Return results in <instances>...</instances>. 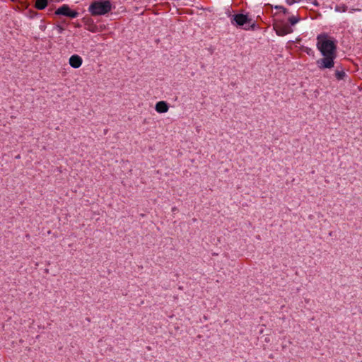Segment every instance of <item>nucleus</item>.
<instances>
[{
    "mask_svg": "<svg viewBox=\"0 0 362 362\" xmlns=\"http://www.w3.org/2000/svg\"><path fill=\"white\" fill-rule=\"evenodd\" d=\"M317 48L323 57L317 60V67L321 70L333 68L337 57V45L334 41L327 34H320L317 37Z\"/></svg>",
    "mask_w": 362,
    "mask_h": 362,
    "instance_id": "f257e3e1",
    "label": "nucleus"
},
{
    "mask_svg": "<svg viewBox=\"0 0 362 362\" xmlns=\"http://www.w3.org/2000/svg\"><path fill=\"white\" fill-rule=\"evenodd\" d=\"M112 5L109 1H93L89 6V12L92 16H101L111 11Z\"/></svg>",
    "mask_w": 362,
    "mask_h": 362,
    "instance_id": "f03ea898",
    "label": "nucleus"
},
{
    "mask_svg": "<svg viewBox=\"0 0 362 362\" xmlns=\"http://www.w3.org/2000/svg\"><path fill=\"white\" fill-rule=\"evenodd\" d=\"M54 13L58 16L62 15L72 18L77 17L78 15L77 11L71 10L70 7L66 4H64L63 6L58 8L55 11Z\"/></svg>",
    "mask_w": 362,
    "mask_h": 362,
    "instance_id": "7ed1b4c3",
    "label": "nucleus"
},
{
    "mask_svg": "<svg viewBox=\"0 0 362 362\" xmlns=\"http://www.w3.org/2000/svg\"><path fill=\"white\" fill-rule=\"evenodd\" d=\"M274 28L276 34L280 36H284L293 32V29L289 25L284 24L281 22L275 23Z\"/></svg>",
    "mask_w": 362,
    "mask_h": 362,
    "instance_id": "20e7f679",
    "label": "nucleus"
},
{
    "mask_svg": "<svg viewBox=\"0 0 362 362\" xmlns=\"http://www.w3.org/2000/svg\"><path fill=\"white\" fill-rule=\"evenodd\" d=\"M69 64L73 68H79L82 64L81 57L76 54L72 55L69 58Z\"/></svg>",
    "mask_w": 362,
    "mask_h": 362,
    "instance_id": "39448f33",
    "label": "nucleus"
},
{
    "mask_svg": "<svg viewBox=\"0 0 362 362\" xmlns=\"http://www.w3.org/2000/svg\"><path fill=\"white\" fill-rule=\"evenodd\" d=\"M233 20L238 25H243L250 21L247 16L241 13L234 15Z\"/></svg>",
    "mask_w": 362,
    "mask_h": 362,
    "instance_id": "423d86ee",
    "label": "nucleus"
},
{
    "mask_svg": "<svg viewBox=\"0 0 362 362\" xmlns=\"http://www.w3.org/2000/svg\"><path fill=\"white\" fill-rule=\"evenodd\" d=\"M156 110L158 112L165 113L168 110V106L165 102L160 101L156 103Z\"/></svg>",
    "mask_w": 362,
    "mask_h": 362,
    "instance_id": "0eeeda50",
    "label": "nucleus"
},
{
    "mask_svg": "<svg viewBox=\"0 0 362 362\" xmlns=\"http://www.w3.org/2000/svg\"><path fill=\"white\" fill-rule=\"evenodd\" d=\"M48 0H36L35 3V7L37 9L42 10L47 6Z\"/></svg>",
    "mask_w": 362,
    "mask_h": 362,
    "instance_id": "6e6552de",
    "label": "nucleus"
},
{
    "mask_svg": "<svg viewBox=\"0 0 362 362\" xmlns=\"http://www.w3.org/2000/svg\"><path fill=\"white\" fill-rule=\"evenodd\" d=\"M300 21V17L299 16L298 14L296 15V16H290L288 18V21L289 22V23L291 25H296L297 23H298L299 21Z\"/></svg>",
    "mask_w": 362,
    "mask_h": 362,
    "instance_id": "1a4fd4ad",
    "label": "nucleus"
},
{
    "mask_svg": "<svg viewBox=\"0 0 362 362\" xmlns=\"http://www.w3.org/2000/svg\"><path fill=\"white\" fill-rule=\"evenodd\" d=\"M346 76V73L344 70H337L335 71V77L337 80H342Z\"/></svg>",
    "mask_w": 362,
    "mask_h": 362,
    "instance_id": "9d476101",
    "label": "nucleus"
},
{
    "mask_svg": "<svg viewBox=\"0 0 362 362\" xmlns=\"http://www.w3.org/2000/svg\"><path fill=\"white\" fill-rule=\"evenodd\" d=\"M335 10L339 12H346L347 11V6L344 4L337 6Z\"/></svg>",
    "mask_w": 362,
    "mask_h": 362,
    "instance_id": "9b49d317",
    "label": "nucleus"
},
{
    "mask_svg": "<svg viewBox=\"0 0 362 362\" xmlns=\"http://www.w3.org/2000/svg\"><path fill=\"white\" fill-rule=\"evenodd\" d=\"M284 6H275L274 8L276 10H279L280 11L283 9Z\"/></svg>",
    "mask_w": 362,
    "mask_h": 362,
    "instance_id": "f8f14e48",
    "label": "nucleus"
},
{
    "mask_svg": "<svg viewBox=\"0 0 362 362\" xmlns=\"http://www.w3.org/2000/svg\"><path fill=\"white\" fill-rule=\"evenodd\" d=\"M281 12H282L284 14H286L288 13V10L284 7Z\"/></svg>",
    "mask_w": 362,
    "mask_h": 362,
    "instance_id": "ddd939ff",
    "label": "nucleus"
},
{
    "mask_svg": "<svg viewBox=\"0 0 362 362\" xmlns=\"http://www.w3.org/2000/svg\"><path fill=\"white\" fill-rule=\"evenodd\" d=\"M294 2V0H286V3L289 5H291L292 4H293Z\"/></svg>",
    "mask_w": 362,
    "mask_h": 362,
    "instance_id": "4468645a",
    "label": "nucleus"
}]
</instances>
